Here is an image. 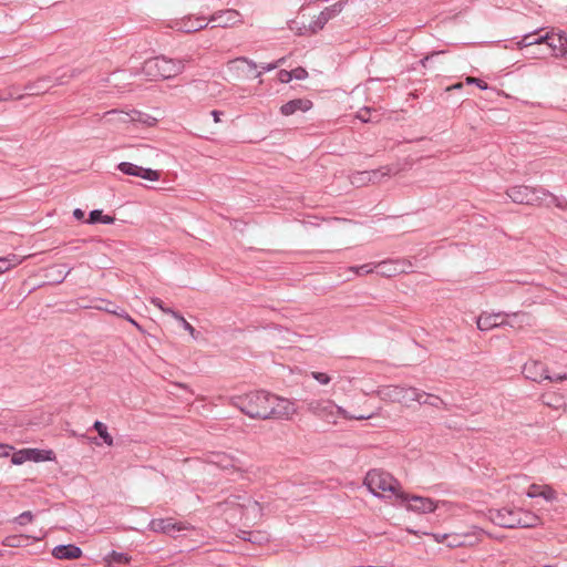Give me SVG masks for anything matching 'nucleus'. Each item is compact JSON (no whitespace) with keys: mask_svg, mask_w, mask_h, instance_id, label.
Returning <instances> with one entry per match:
<instances>
[{"mask_svg":"<svg viewBox=\"0 0 567 567\" xmlns=\"http://www.w3.org/2000/svg\"><path fill=\"white\" fill-rule=\"evenodd\" d=\"M465 83L466 84H474L476 86H478L481 90H486L488 89V85L485 81L478 79V78H474V76H466L465 78Z\"/></svg>","mask_w":567,"mask_h":567,"instance_id":"38","label":"nucleus"},{"mask_svg":"<svg viewBox=\"0 0 567 567\" xmlns=\"http://www.w3.org/2000/svg\"><path fill=\"white\" fill-rule=\"evenodd\" d=\"M487 516L492 523L504 528H535L543 524L538 515L523 508L489 509Z\"/></svg>","mask_w":567,"mask_h":567,"instance_id":"1","label":"nucleus"},{"mask_svg":"<svg viewBox=\"0 0 567 567\" xmlns=\"http://www.w3.org/2000/svg\"><path fill=\"white\" fill-rule=\"evenodd\" d=\"M123 318H125L127 321H130L133 326H135L138 330H141V326L133 319L131 318L128 315H125V316H122Z\"/></svg>","mask_w":567,"mask_h":567,"instance_id":"50","label":"nucleus"},{"mask_svg":"<svg viewBox=\"0 0 567 567\" xmlns=\"http://www.w3.org/2000/svg\"><path fill=\"white\" fill-rule=\"evenodd\" d=\"M141 113L138 111L124 112L118 110L107 111L102 115L101 121L109 125L126 124L138 121Z\"/></svg>","mask_w":567,"mask_h":567,"instance_id":"15","label":"nucleus"},{"mask_svg":"<svg viewBox=\"0 0 567 567\" xmlns=\"http://www.w3.org/2000/svg\"><path fill=\"white\" fill-rule=\"evenodd\" d=\"M440 504L445 505L446 502H436L430 497L410 495L404 491L402 494H399V501L396 503V505L405 506L408 511L419 514L433 513L439 508Z\"/></svg>","mask_w":567,"mask_h":567,"instance_id":"9","label":"nucleus"},{"mask_svg":"<svg viewBox=\"0 0 567 567\" xmlns=\"http://www.w3.org/2000/svg\"><path fill=\"white\" fill-rule=\"evenodd\" d=\"M375 268L377 267L375 266L373 267L371 264H365V265L358 266V267H350L349 270L354 272L355 275L362 276V275H368V274L373 272V270Z\"/></svg>","mask_w":567,"mask_h":567,"instance_id":"35","label":"nucleus"},{"mask_svg":"<svg viewBox=\"0 0 567 567\" xmlns=\"http://www.w3.org/2000/svg\"><path fill=\"white\" fill-rule=\"evenodd\" d=\"M551 31L546 32L544 35H539L538 38L532 39V42H535V44H543L545 43L548 47V40L547 38H550Z\"/></svg>","mask_w":567,"mask_h":567,"instance_id":"45","label":"nucleus"},{"mask_svg":"<svg viewBox=\"0 0 567 567\" xmlns=\"http://www.w3.org/2000/svg\"><path fill=\"white\" fill-rule=\"evenodd\" d=\"M482 533L483 532L477 528H473V530L466 533H450L447 547L473 546L482 540Z\"/></svg>","mask_w":567,"mask_h":567,"instance_id":"13","label":"nucleus"},{"mask_svg":"<svg viewBox=\"0 0 567 567\" xmlns=\"http://www.w3.org/2000/svg\"><path fill=\"white\" fill-rule=\"evenodd\" d=\"M377 395L382 401L410 408L413 402L423 399L424 391L414 386L389 384L379 386Z\"/></svg>","mask_w":567,"mask_h":567,"instance_id":"6","label":"nucleus"},{"mask_svg":"<svg viewBox=\"0 0 567 567\" xmlns=\"http://www.w3.org/2000/svg\"><path fill=\"white\" fill-rule=\"evenodd\" d=\"M307 411L315 417L328 423L337 424L339 419L367 420L370 415H351L331 399H311L307 402Z\"/></svg>","mask_w":567,"mask_h":567,"instance_id":"2","label":"nucleus"},{"mask_svg":"<svg viewBox=\"0 0 567 567\" xmlns=\"http://www.w3.org/2000/svg\"><path fill=\"white\" fill-rule=\"evenodd\" d=\"M523 373L527 379H530L535 382L551 380V377L548 374L546 364L537 360L527 361L523 367Z\"/></svg>","mask_w":567,"mask_h":567,"instance_id":"17","label":"nucleus"},{"mask_svg":"<svg viewBox=\"0 0 567 567\" xmlns=\"http://www.w3.org/2000/svg\"><path fill=\"white\" fill-rule=\"evenodd\" d=\"M257 69V64L245 58H236L226 63L227 73L234 79H243L249 76Z\"/></svg>","mask_w":567,"mask_h":567,"instance_id":"11","label":"nucleus"},{"mask_svg":"<svg viewBox=\"0 0 567 567\" xmlns=\"http://www.w3.org/2000/svg\"><path fill=\"white\" fill-rule=\"evenodd\" d=\"M434 542L445 544L447 546L450 533L447 534H429Z\"/></svg>","mask_w":567,"mask_h":567,"instance_id":"43","label":"nucleus"},{"mask_svg":"<svg viewBox=\"0 0 567 567\" xmlns=\"http://www.w3.org/2000/svg\"><path fill=\"white\" fill-rule=\"evenodd\" d=\"M151 303L154 305L155 307H157L164 313H168V315H172L174 318H178V312L174 311L171 308L165 307L163 301L159 298H156V297L151 298Z\"/></svg>","mask_w":567,"mask_h":567,"instance_id":"34","label":"nucleus"},{"mask_svg":"<svg viewBox=\"0 0 567 567\" xmlns=\"http://www.w3.org/2000/svg\"><path fill=\"white\" fill-rule=\"evenodd\" d=\"M291 72V79L296 80H303L308 76V72L303 68H296L290 71Z\"/></svg>","mask_w":567,"mask_h":567,"instance_id":"40","label":"nucleus"},{"mask_svg":"<svg viewBox=\"0 0 567 567\" xmlns=\"http://www.w3.org/2000/svg\"><path fill=\"white\" fill-rule=\"evenodd\" d=\"M188 527L182 522L173 518H155L150 522V529L155 533L171 534L173 532L186 530Z\"/></svg>","mask_w":567,"mask_h":567,"instance_id":"19","label":"nucleus"},{"mask_svg":"<svg viewBox=\"0 0 567 567\" xmlns=\"http://www.w3.org/2000/svg\"><path fill=\"white\" fill-rule=\"evenodd\" d=\"M312 106L313 103L309 99H295L282 104L280 107V113L284 116H290L296 114L297 112H308L312 109Z\"/></svg>","mask_w":567,"mask_h":567,"instance_id":"22","label":"nucleus"},{"mask_svg":"<svg viewBox=\"0 0 567 567\" xmlns=\"http://www.w3.org/2000/svg\"><path fill=\"white\" fill-rule=\"evenodd\" d=\"M12 446L0 443V457H7L10 455Z\"/></svg>","mask_w":567,"mask_h":567,"instance_id":"46","label":"nucleus"},{"mask_svg":"<svg viewBox=\"0 0 567 567\" xmlns=\"http://www.w3.org/2000/svg\"><path fill=\"white\" fill-rule=\"evenodd\" d=\"M375 267L381 269V274L383 276L392 277L399 274L409 272L412 265L408 260H391L379 262Z\"/></svg>","mask_w":567,"mask_h":567,"instance_id":"21","label":"nucleus"},{"mask_svg":"<svg viewBox=\"0 0 567 567\" xmlns=\"http://www.w3.org/2000/svg\"><path fill=\"white\" fill-rule=\"evenodd\" d=\"M209 23H214L213 28H235L244 23L243 16L234 9L215 11L209 18Z\"/></svg>","mask_w":567,"mask_h":567,"instance_id":"10","label":"nucleus"},{"mask_svg":"<svg viewBox=\"0 0 567 567\" xmlns=\"http://www.w3.org/2000/svg\"><path fill=\"white\" fill-rule=\"evenodd\" d=\"M109 560H110V563H115V564H128L131 558L126 554L113 551L110 555Z\"/></svg>","mask_w":567,"mask_h":567,"instance_id":"36","label":"nucleus"},{"mask_svg":"<svg viewBox=\"0 0 567 567\" xmlns=\"http://www.w3.org/2000/svg\"><path fill=\"white\" fill-rule=\"evenodd\" d=\"M395 173L396 172H394L390 166H385L380 169H375V171H371V172L358 173L357 175L360 177L359 178L360 182H365V181L372 182L374 179H378L379 176H389V175H392Z\"/></svg>","mask_w":567,"mask_h":567,"instance_id":"27","label":"nucleus"},{"mask_svg":"<svg viewBox=\"0 0 567 567\" xmlns=\"http://www.w3.org/2000/svg\"><path fill=\"white\" fill-rule=\"evenodd\" d=\"M284 61H285V59L282 58V59L278 60V61H277V62H275V63L264 65V66H262V70H264V71H271V70H274V69L278 68V66H279Z\"/></svg>","mask_w":567,"mask_h":567,"instance_id":"47","label":"nucleus"},{"mask_svg":"<svg viewBox=\"0 0 567 567\" xmlns=\"http://www.w3.org/2000/svg\"><path fill=\"white\" fill-rule=\"evenodd\" d=\"M58 83L51 79L50 76L47 78H40L33 82H30L25 85L27 94L28 95H42L50 91L53 86H55Z\"/></svg>","mask_w":567,"mask_h":567,"instance_id":"24","label":"nucleus"},{"mask_svg":"<svg viewBox=\"0 0 567 567\" xmlns=\"http://www.w3.org/2000/svg\"><path fill=\"white\" fill-rule=\"evenodd\" d=\"M506 195L515 204L539 206L547 200V198L555 197L544 187L529 186V185H515L506 190Z\"/></svg>","mask_w":567,"mask_h":567,"instance_id":"7","label":"nucleus"},{"mask_svg":"<svg viewBox=\"0 0 567 567\" xmlns=\"http://www.w3.org/2000/svg\"><path fill=\"white\" fill-rule=\"evenodd\" d=\"M212 115L214 117V121L215 123H218L220 121L219 116H220V112L219 111H212Z\"/></svg>","mask_w":567,"mask_h":567,"instance_id":"53","label":"nucleus"},{"mask_svg":"<svg viewBox=\"0 0 567 567\" xmlns=\"http://www.w3.org/2000/svg\"><path fill=\"white\" fill-rule=\"evenodd\" d=\"M430 60V56H425V59L422 61L423 66H426V62Z\"/></svg>","mask_w":567,"mask_h":567,"instance_id":"55","label":"nucleus"},{"mask_svg":"<svg viewBox=\"0 0 567 567\" xmlns=\"http://www.w3.org/2000/svg\"><path fill=\"white\" fill-rule=\"evenodd\" d=\"M463 87V83L462 82H457L451 86H447L446 91H452V90H461Z\"/></svg>","mask_w":567,"mask_h":567,"instance_id":"52","label":"nucleus"},{"mask_svg":"<svg viewBox=\"0 0 567 567\" xmlns=\"http://www.w3.org/2000/svg\"><path fill=\"white\" fill-rule=\"evenodd\" d=\"M33 519V515L31 512H23L21 515L16 517V522H18L20 525H25L28 523H31Z\"/></svg>","mask_w":567,"mask_h":567,"instance_id":"39","label":"nucleus"},{"mask_svg":"<svg viewBox=\"0 0 567 567\" xmlns=\"http://www.w3.org/2000/svg\"><path fill=\"white\" fill-rule=\"evenodd\" d=\"M416 402L420 404H427V405H431L434 408H439L440 404L443 403V401L439 396H436L434 394L425 393V392H424L423 399H421V401H416Z\"/></svg>","mask_w":567,"mask_h":567,"instance_id":"33","label":"nucleus"},{"mask_svg":"<svg viewBox=\"0 0 567 567\" xmlns=\"http://www.w3.org/2000/svg\"><path fill=\"white\" fill-rule=\"evenodd\" d=\"M299 414L296 400L271 393L269 419L291 421Z\"/></svg>","mask_w":567,"mask_h":567,"instance_id":"8","label":"nucleus"},{"mask_svg":"<svg viewBox=\"0 0 567 567\" xmlns=\"http://www.w3.org/2000/svg\"><path fill=\"white\" fill-rule=\"evenodd\" d=\"M567 379V374H560V375H557L556 378H551L550 381H565Z\"/></svg>","mask_w":567,"mask_h":567,"instance_id":"54","label":"nucleus"},{"mask_svg":"<svg viewBox=\"0 0 567 567\" xmlns=\"http://www.w3.org/2000/svg\"><path fill=\"white\" fill-rule=\"evenodd\" d=\"M344 7V1L336 2L334 4L327 7L324 10H322L320 13L313 17L311 22L308 25V29L311 33H317L318 31L322 30L326 23L339 14Z\"/></svg>","mask_w":567,"mask_h":567,"instance_id":"12","label":"nucleus"},{"mask_svg":"<svg viewBox=\"0 0 567 567\" xmlns=\"http://www.w3.org/2000/svg\"><path fill=\"white\" fill-rule=\"evenodd\" d=\"M208 23L205 17L189 14L176 20L174 28L181 32L192 33L205 29Z\"/></svg>","mask_w":567,"mask_h":567,"instance_id":"14","label":"nucleus"},{"mask_svg":"<svg viewBox=\"0 0 567 567\" xmlns=\"http://www.w3.org/2000/svg\"><path fill=\"white\" fill-rule=\"evenodd\" d=\"M271 393L266 391H255L238 396L234 400V405L240 409L241 412L252 419H269Z\"/></svg>","mask_w":567,"mask_h":567,"instance_id":"5","label":"nucleus"},{"mask_svg":"<svg viewBox=\"0 0 567 567\" xmlns=\"http://www.w3.org/2000/svg\"><path fill=\"white\" fill-rule=\"evenodd\" d=\"M532 318L527 313H513V315H504L503 326H508L514 329H524L527 326H530Z\"/></svg>","mask_w":567,"mask_h":567,"instance_id":"26","label":"nucleus"},{"mask_svg":"<svg viewBox=\"0 0 567 567\" xmlns=\"http://www.w3.org/2000/svg\"><path fill=\"white\" fill-rule=\"evenodd\" d=\"M547 40L554 56L567 58V34L565 32L551 30L550 38Z\"/></svg>","mask_w":567,"mask_h":567,"instance_id":"20","label":"nucleus"},{"mask_svg":"<svg viewBox=\"0 0 567 567\" xmlns=\"http://www.w3.org/2000/svg\"><path fill=\"white\" fill-rule=\"evenodd\" d=\"M184 69L185 60L169 59L161 55L146 60L143 64L142 73L151 80H164L177 76Z\"/></svg>","mask_w":567,"mask_h":567,"instance_id":"4","label":"nucleus"},{"mask_svg":"<svg viewBox=\"0 0 567 567\" xmlns=\"http://www.w3.org/2000/svg\"><path fill=\"white\" fill-rule=\"evenodd\" d=\"M50 452H45L43 450L38 449H23L16 452L12 455L11 462L16 465L23 464L27 461L33 462H42L45 460H50Z\"/></svg>","mask_w":567,"mask_h":567,"instance_id":"18","label":"nucleus"},{"mask_svg":"<svg viewBox=\"0 0 567 567\" xmlns=\"http://www.w3.org/2000/svg\"><path fill=\"white\" fill-rule=\"evenodd\" d=\"M115 218L110 215H104L102 210H92L89 218L85 220L87 224H95V223H102V224H113Z\"/></svg>","mask_w":567,"mask_h":567,"instance_id":"29","label":"nucleus"},{"mask_svg":"<svg viewBox=\"0 0 567 567\" xmlns=\"http://www.w3.org/2000/svg\"><path fill=\"white\" fill-rule=\"evenodd\" d=\"M526 494L530 498L543 497L547 502L557 499V492L547 484H532L528 486Z\"/></svg>","mask_w":567,"mask_h":567,"instance_id":"23","label":"nucleus"},{"mask_svg":"<svg viewBox=\"0 0 567 567\" xmlns=\"http://www.w3.org/2000/svg\"><path fill=\"white\" fill-rule=\"evenodd\" d=\"M52 556L56 559H71V545H59L52 549Z\"/></svg>","mask_w":567,"mask_h":567,"instance_id":"31","label":"nucleus"},{"mask_svg":"<svg viewBox=\"0 0 567 567\" xmlns=\"http://www.w3.org/2000/svg\"><path fill=\"white\" fill-rule=\"evenodd\" d=\"M277 76H278V80L281 83H289L292 80L291 79V72L290 71H286V70L279 71Z\"/></svg>","mask_w":567,"mask_h":567,"instance_id":"44","label":"nucleus"},{"mask_svg":"<svg viewBox=\"0 0 567 567\" xmlns=\"http://www.w3.org/2000/svg\"><path fill=\"white\" fill-rule=\"evenodd\" d=\"M530 56H532V58H537V56H538V53L530 52Z\"/></svg>","mask_w":567,"mask_h":567,"instance_id":"56","label":"nucleus"},{"mask_svg":"<svg viewBox=\"0 0 567 567\" xmlns=\"http://www.w3.org/2000/svg\"><path fill=\"white\" fill-rule=\"evenodd\" d=\"M368 114H369V110H362L359 112L358 114V117L363 121V122H368L370 118L368 117Z\"/></svg>","mask_w":567,"mask_h":567,"instance_id":"48","label":"nucleus"},{"mask_svg":"<svg viewBox=\"0 0 567 567\" xmlns=\"http://www.w3.org/2000/svg\"><path fill=\"white\" fill-rule=\"evenodd\" d=\"M311 377L322 385H327L331 381V377L326 372L312 371Z\"/></svg>","mask_w":567,"mask_h":567,"instance_id":"37","label":"nucleus"},{"mask_svg":"<svg viewBox=\"0 0 567 567\" xmlns=\"http://www.w3.org/2000/svg\"><path fill=\"white\" fill-rule=\"evenodd\" d=\"M176 319L179 320L183 323L184 329L186 331H188L189 334L195 339L196 338V330H195V328L189 322H187L185 320V318L183 316H181L179 313H178V318H176Z\"/></svg>","mask_w":567,"mask_h":567,"instance_id":"41","label":"nucleus"},{"mask_svg":"<svg viewBox=\"0 0 567 567\" xmlns=\"http://www.w3.org/2000/svg\"><path fill=\"white\" fill-rule=\"evenodd\" d=\"M73 217L79 219V220H82L84 218V212L81 210V209H74L73 210Z\"/></svg>","mask_w":567,"mask_h":567,"instance_id":"49","label":"nucleus"},{"mask_svg":"<svg viewBox=\"0 0 567 567\" xmlns=\"http://www.w3.org/2000/svg\"><path fill=\"white\" fill-rule=\"evenodd\" d=\"M94 429L97 431L99 435L102 437L106 445H113V437L109 434L107 427L104 423L96 421L94 423Z\"/></svg>","mask_w":567,"mask_h":567,"instance_id":"32","label":"nucleus"},{"mask_svg":"<svg viewBox=\"0 0 567 567\" xmlns=\"http://www.w3.org/2000/svg\"><path fill=\"white\" fill-rule=\"evenodd\" d=\"M532 38H533L532 34H526L520 41L517 42V48L523 49V48H530V47L535 45V42H532Z\"/></svg>","mask_w":567,"mask_h":567,"instance_id":"42","label":"nucleus"},{"mask_svg":"<svg viewBox=\"0 0 567 567\" xmlns=\"http://www.w3.org/2000/svg\"><path fill=\"white\" fill-rule=\"evenodd\" d=\"M81 556H82V550L79 547L73 546V559L80 558Z\"/></svg>","mask_w":567,"mask_h":567,"instance_id":"51","label":"nucleus"},{"mask_svg":"<svg viewBox=\"0 0 567 567\" xmlns=\"http://www.w3.org/2000/svg\"><path fill=\"white\" fill-rule=\"evenodd\" d=\"M29 539V536L24 535H12L8 536L2 540V544L6 547H22L25 545V542Z\"/></svg>","mask_w":567,"mask_h":567,"instance_id":"30","label":"nucleus"},{"mask_svg":"<svg viewBox=\"0 0 567 567\" xmlns=\"http://www.w3.org/2000/svg\"><path fill=\"white\" fill-rule=\"evenodd\" d=\"M117 168L126 175L137 176L151 182H156L161 177V173L158 171L144 168L128 162L120 163Z\"/></svg>","mask_w":567,"mask_h":567,"instance_id":"16","label":"nucleus"},{"mask_svg":"<svg viewBox=\"0 0 567 567\" xmlns=\"http://www.w3.org/2000/svg\"><path fill=\"white\" fill-rule=\"evenodd\" d=\"M363 484L373 495L382 498L395 497L396 502L399 494L403 492L400 482L392 474L379 468L370 470Z\"/></svg>","mask_w":567,"mask_h":567,"instance_id":"3","label":"nucleus"},{"mask_svg":"<svg viewBox=\"0 0 567 567\" xmlns=\"http://www.w3.org/2000/svg\"><path fill=\"white\" fill-rule=\"evenodd\" d=\"M25 257H19L18 255L10 254L6 257H0V275L9 271L10 269L20 265Z\"/></svg>","mask_w":567,"mask_h":567,"instance_id":"28","label":"nucleus"},{"mask_svg":"<svg viewBox=\"0 0 567 567\" xmlns=\"http://www.w3.org/2000/svg\"><path fill=\"white\" fill-rule=\"evenodd\" d=\"M504 313H488L483 312L477 318V328L482 331L492 330L496 327L503 326Z\"/></svg>","mask_w":567,"mask_h":567,"instance_id":"25","label":"nucleus"}]
</instances>
